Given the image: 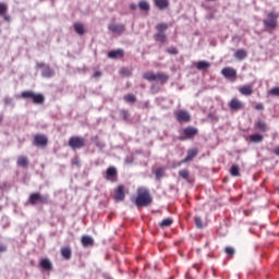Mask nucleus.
<instances>
[{"label": "nucleus", "mask_w": 279, "mask_h": 279, "mask_svg": "<svg viewBox=\"0 0 279 279\" xmlns=\"http://www.w3.org/2000/svg\"><path fill=\"white\" fill-rule=\"evenodd\" d=\"M151 204V195L149 194V190L146 187L137 189V197L135 198V205L138 208H145Z\"/></svg>", "instance_id": "nucleus-1"}, {"label": "nucleus", "mask_w": 279, "mask_h": 279, "mask_svg": "<svg viewBox=\"0 0 279 279\" xmlns=\"http://www.w3.org/2000/svg\"><path fill=\"white\" fill-rule=\"evenodd\" d=\"M143 80H147V82H160V84H167V82H169V75L162 72L157 74L154 72H146L143 74Z\"/></svg>", "instance_id": "nucleus-2"}, {"label": "nucleus", "mask_w": 279, "mask_h": 279, "mask_svg": "<svg viewBox=\"0 0 279 279\" xmlns=\"http://www.w3.org/2000/svg\"><path fill=\"white\" fill-rule=\"evenodd\" d=\"M22 99H32L34 104H45V96L43 94H35L32 90L21 93Z\"/></svg>", "instance_id": "nucleus-3"}, {"label": "nucleus", "mask_w": 279, "mask_h": 279, "mask_svg": "<svg viewBox=\"0 0 279 279\" xmlns=\"http://www.w3.org/2000/svg\"><path fill=\"white\" fill-rule=\"evenodd\" d=\"M29 204L32 206H36V204H49V195H40V193H33L28 198Z\"/></svg>", "instance_id": "nucleus-4"}, {"label": "nucleus", "mask_w": 279, "mask_h": 279, "mask_svg": "<svg viewBox=\"0 0 279 279\" xmlns=\"http://www.w3.org/2000/svg\"><path fill=\"white\" fill-rule=\"evenodd\" d=\"M278 13L270 12L267 14V19L263 21L265 27H269L270 29H276L278 27Z\"/></svg>", "instance_id": "nucleus-5"}, {"label": "nucleus", "mask_w": 279, "mask_h": 279, "mask_svg": "<svg viewBox=\"0 0 279 279\" xmlns=\"http://www.w3.org/2000/svg\"><path fill=\"white\" fill-rule=\"evenodd\" d=\"M85 143H86V138L84 137L73 136L69 140V146L72 149H82Z\"/></svg>", "instance_id": "nucleus-6"}, {"label": "nucleus", "mask_w": 279, "mask_h": 279, "mask_svg": "<svg viewBox=\"0 0 279 279\" xmlns=\"http://www.w3.org/2000/svg\"><path fill=\"white\" fill-rule=\"evenodd\" d=\"M174 114L177 117L178 123H189V121H191V113H189L186 110L175 111Z\"/></svg>", "instance_id": "nucleus-7"}, {"label": "nucleus", "mask_w": 279, "mask_h": 279, "mask_svg": "<svg viewBox=\"0 0 279 279\" xmlns=\"http://www.w3.org/2000/svg\"><path fill=\"white\" fill-rule=\"evenodd\" d=\"M229 108L233 112H239V110H243V108H245V105L243 104V101L239 100L238 98H232L229 101Z\"/></svg>", "instance_id": "nucleus-8"}, {"label": "nucleus", "mask_w": 279, "mask_h": 279, "mask_svg": "<svg viewBox=\"0 0 279 279\" xmlns=\"http://www.w3.org/2000/svg\"><path fill=\"white\" fill-rule=\"evenodd\" d=\"M49 140L44 134H37L34 137V145L36 147H47Z\"/></svg>", "instance_id": "nucleus-9"}, {"label": "nucleus", "mask_w": 279, "mask_h": 279, "mask_svg": "<svg viewBox=\"0 0 279 279\" xmlns=\"http://www.w3.org/2000/svg\"><path fill=\"white\" fill-rule=\"evenodd\" d=\"M107 56L108 58H110V60H121V58L125 56V50L123 49L111 50L108 52Z\"/></svg>", "instance_id": "nucleus-10"}, {"label": "nucleus", "mask_w": 279, "mask_h": 279, "mask_svg": "<svg viewBox=\"0 0 279 279\" xmlns=\"http://www.w3.org/2000/svg\"><path fill=\"white\" fill-rule=\"evenodd\" d=\"M221 73L227 80H234V77H236V70L233 68H223Z\"/></svg>", "instance_id": "nucleus-11"}, {"label": "nucleus", "mask_w": 279, "mask_h": 279, "mask_svg": "<svg viewBox=\"0 0 279 279\" xmlns=\"http://www.w3.org/2000/svg\"><path fill=\"white\" fill-rule=\"evenodd\" d=\"M108 29L112 32V34H123L125 26L123 24H110Z\"/></svg>", "instance_id": "nucleus-12"}, {"label": "nucleus", "mask_w": 279, "mask_h": 279, "mask_svg": "<svg viewBox=\"0 0 279 279\" xmlns=\"http://www.w3.org/2000/svg\"><path fill=\"white\" fill-rule=\"evenodd\" d=\"M114 199L118 202H123L125 199V186L119 185L116 193H114Z\"/></svg>", "instance_id": "nucleus-13"}, {"label": "nucleus", "mask_w": 279, "mask_h": 279, "mask_svg": "<svg viewBox=\"0 0 279 279\" xmlns=\"http://www.w3.org/2000/svg\"><path fill=\"white\" fill-rule=\"evenodd\" d=\"M117 173H118L117 168L109 167L106 171L105 178L110 182H114V178H117Z\"/></svg>", "instance_id": "nucleus-14"}, {"label": "nucleus", "mask_w": 279, "mask_h": 279, "mask_svg": "<svg viewBox=\"0 0 279 279\" xmlns=\"http://www.w3.org/2000/svg\"><path fill=\"white\" fill-rule=\"evenodd\" d=\"M41 269H45V271H51L53 269V264L49 258H44L39 263Z\"/></svg>", "instance_id": "nucleus-15"}, {"label": "nucleus", "mask_w": 279, "mask_h": 279, "mask_svg": "<svg viewBox=\"0 0 279 279\" xmlns=\"http://www.w3.org/2000/svg\"><path fill=\"white\" fill-rule=\"evenodd\" d=\"M197 132H198L197 128H193V126H187L183 130V134L187 138H193V136H196Z\"/></svg>", "instance_id": "nucleus-16"}, {"label": "nucleus", "mask_w": 279, "mask_h": 279, "mask_svg": "<svg viewBox=\"0 0 279 279\" xmlns=\"http://www.w3.org/2000/svg\"><path fill=\"white\" fill-rule=\"evenodd\" d=\"M154 3L158 10H167L169 8V0H154Z\"/></svg>", "instance_id": "nucleus-17"}, {"label": "nucleus", "mask_w": 279, "mask_h": 279, "mask_svg": "<svg viewBox=\"0 0 279 279\" xmlns=\"http://www.w3.org/2000/svg\"><path fill=\"white\" fill-rule=\"evenodd\" d=\"M239 93H241V95H245L246 97H250V95L254 93V89H252V85H244L239 88Z\"/></svg>", "instance_id": "nucleus-18"}, {"label": "nucleus", "mask_w": 279, "mask_h": 279, "mask_svg": "<svg viewBox=\"0 0 279 279\" xmlns=\"http://www.w3.org/2000/svg\"><path fill=\"white\" fill-rule=\"evenodd\" d=\"M195 156H197V148L189 149L187 155L184 158L183 162H191V160H193V158H195Z\"/></svg>", "instance_id": "nucleus-19"}, {"label": "nucleus", "mask_w": 279, "mask_h": 279, "mask_svg": "<svg viewBox=\"0 0 279 279\" xmlns=\"http://www.w3.org/2000/svg\"><path fill=\"white\" fill-rule=\"evenodd\" d=\"M54 73H56V71H53V69L49 68V65H46L44 68V70L41 71L43 77H47V78L53 77Z\"/></svg>", "instance_id": "nucleus-20"}, {"label": "nucleus", "mask_w": 279, "mask_h": 279, "mask_svg": "<svg viewBox=\"0 0 279 279\" xmlns=\"http://www.w3.org/2000/svg\"><path fill=\"white\" fill-rule=\"evenodd\" d=\"M196 69H197V71H206V70L210 69V62H208V61H198L196 63Z\"/></svg>", "instance_id": "nucleus-21"}, {"label": "nucleus", "mask_w": 279, "mask_h": 279, "mask_svg": "<svg viewBox=\"0 0 279 279\" xmlns=\"http://www.w3.org/2000/svg\"><path fill=\"white\" fill-rule=\"evenodd\" d=\"M81 243H82L83 247H88V246L93 245V243H95V240H93L92 236L84 235L81 240Z\"/></svg>", "instance_id": "nucleus-22"}, {"label": "nucleus", "mask_w": 279, "mask_h": 279, "mask_svg": "<svg viewBox=\"0 0 279 279\" xmlns=\"http://www.w3.org/2000/svg\"><path fill=\"white\" fill-rule=\"evenodd\" d=\"M138 8L142 10V12H149L151 10V7L149 5V2L147 0H141L138 2Z\"/></svg>", "instance_id": "nucleus-23"}, {"label": "nucleus", "mask_w": 279, "mask_h": 279, "mask_svg": "<svg viewBox=\"0 0 279 279\" xmlns=\"http://www.w3.org/2000/svg\"><path fill=\"white\" fill-rule=\"evenodd\" d=\"M29 165V159L26 156H20L17 158V167H27Z\"/></svg>", "instance_id": "nucleus-24"}, {"label": "nucleus", "mask_w": 279, "mask_h": 279, "mask_svg": "<svg viewBox=\"0 0 279 279\" xmlns=\"http://www.w3.org/2000/svg\"><path fill=\"white\" fill-rule=\"evenodd\" d=\"M264 136L260 133L250 135L251 143H263Z\"/></svg>", "instance_id": "nucleus-25"}, {"label": "nucleus", "mask_w": 279, "mask_h": 279, "mask_svg": "<svg viewBox=\"0 0 279 279\" xmlns=\"http://www.w3.org/2000/svg\"><path fill=\"white\" fill-rule=\"evenodd\" d=\"M155 29H157V33L165 34L169 29V24L166 23H159L155 26Z\"/></svg>", "instance_id": "nucleus-26"}, {"label": "nucleus", "mask_w": 279, "mask_h": 279, "mask_svg": "<svg viewBox=\"0 0 279 279\" xmlns=\"http://www.w3.org/2000/svg\"><path fill=\"white\" fill-rule=\"evenodd\" d=\"M74 32H76V34H78V36H84V34H85L84 24L75 23L74 24Z\"/></svg>", "instance_id": "nucleus-27"}, {"label": "nucleus", "mask_w": 279, "mask_h": 279, "mask_svg": "<svg viewBox=\"0 0 279 279\" xmlns=\"http://www.w3.org/2000/svg\"><path fill=\"white\" fill-rule=\"evenodd\" d=\"M234 56L238 60H245V58H247V51L244 49H239L235 51Z\"/></svg>", "instance_id": "nucleus-28"}, {"label": "nucleus", "mask_w": 279, "mask_h": 279, "mask_svg": "<svg viewBox=\"0 0 279 279\" xmlns=\"http://www.w3.org/2000/svg\"><path fill=\"white\" fill-rule=\"evenodd\" d=\"M61 255L63 256V258H65V260H70L71 256H72V252L70 247H62L61 248Z\"/></svg>", "instance_id": "nucleus-29"}, {"label": "nucleus", "mask_w": 279, "mask_h": 279, "mask_svg": "<svg viewBox=\"0 0 279 279\" xmlns=\"http://www.w3.org/2000/svg\"><path fill=\"white\" fill-rule=\"evenodd\" d=\"M155 40L157 43H167V34H165V33H157L155 35Z\"/></svg>", "instance_id": "nucleus-30"}, {"label": "nucleus", "mask_w": 279, "mask_h": 279, "mask_svg": "<svg viewBox=\"0 0 279 279\" xmlns=\"http://www.w3.org/2000/svg\"><path fill=\"white\" fill-rule=\"evenodd\" d=\"M255 126L258 129L259 132H267V123L263 121H257Z\"/></svg>", "instance_id": "nucleus-31"}, {"label": "nucleus", "mask_w": 279, "mask_h": 279, "mask_svg": "<svg viewBox=\"0 0 279 279\" xmlns=\"http://www.w3.org/2000/svg\"><path fill=\"white\" fill-rule=\"evenodd\" d=\"M230 173L233 178H239V175H241L239 166L236 165L232 166L230 169Z\"/></svg>", "instance_id": "nucleus-32"}, {"label": "nucleus", "mask_w": 279, "mask_h": 279, "mask_svg": "<svg viewBox=\"0 0 279 279\" xmlns=\"http://www.w3.org/2000/svg\"><path fill=\"white\" fill-rule=\"evenodd\" d=\"M171 223H173V219L172 218H166V219L161 220L159 226H160V228H169V226H171Z\"/></svg>", "instance_id": "nucleus-33"}, {"label": "nucleus", "mask_w": 279, "mask_h": 279, "mask_svg": "<svg viewBox=\"0 0 279 279\" xmlns=\"http://www.w3.org/2000/svg\"><path fill=\"white\" fill-rule=\"evenodd\" d=\"M124 101H126V104H134L136 101V96L134 94H128L124 96Z\"/></svg>", "instance_id": "nucleus-34"}, {"label": "nucleus", "mask_w": 279, "mask_h": 279, "mask_svg": "<svg viewBox=\"0 0 279 279\" xmlns=\"http://www.w3.org/2000/svg\"><path fill=\"white\" fill-rule=\"evenodd\" d=\"M179 175H180V178H182L183 180H186L189 182V175H191V173L189 172V170L182 169L179 171Z\"/></svg>", "instance_id": "nucleus-35"}, {"label": "nucleus", "mask_w": 279, "mask_h": 279, "mask_svg": "<svg viewBox=\"0 0 279 279\" xmlns=\"http://www.w3.org/2000/svg\"><path fill=\"white\" fill-rule=\"evenodd\" d=\"M8 14V4L0 2V16H5Z\"/></svg>", "instance_id": "nucleus-36"}, {"label": "nucleus", "mask_w": 279, "mask_h": 279, "mask_svg": "<svg viewBox=\"0 0 279 279\" xmlns=\"http://www.w3.org/2000/svg\"><path fill=\"white\" fill-rule=\"evenodd\" d=\"M194 221H195L196 228L202 229V228L205 227L204 221H202V218H201L199 216H196V217L194 218Z\"/></svg>", "instance_id": "nucleus-37"}, {"label": "nucleus", "mask_w": 279, "mask_h": 279, "mask_svg": "<svg viewBox=\"0 0 279 279\" xmlns=\"http://www.w3.org/2000/svg\"><path fill=\"white\" fill-rule=\"evenodd\" d=\"M120 117L123 121H128L130 119V112L125 109L120 110Z\"/></svg>", "instance_id": "nucleus-38"}, {"label": "nucleus", "mask_w": 279, "mask_h": 279, "mask_svg": "<svg viewBox=\"0 0 279 279\" xmlns=\"http://www.w3.org/2000/svg\"><path fill=\"white\" fill-rule=\"evenodd\" d=\"M162 175H165V169L158 168V169L155 171L156 180H160V178H162Z\"/></svg>", "instance_id": "nucleus-39"}, {"label": "nucleus", "mask_w": 279, "mask_h": 279, "mask_svg": "<svg viewBox=\"0 0 279 279\" xmlns=\"http://www.w3.org/2000/svg\"><path fill=\"white\" fill-rule=\"evenodd\" d=\"M225 252H226V254H228V256H234V254H235L234 247H232V246H227L225 248Z\"/></svg>", "instance_id": "nucleus-40"}, {"label": "nucleus", "mask_w": 279, "mask_h": 279, "mask_svg": "<svg viewBox=\"0 0 279 279\" xmlns=\"http://www.w3.org/2000/svg\"><path fill=\"white\" fill-rule=\"evenodd\" d=\"M268 93L272 95V97H279V87H274Z\"/></svg>", "instance_id": "nucleus-41"}, {"label": "nucleus", "mask_w": 279, "mask_h": 279, "mask_svg": "<svg viewBox=\"0 0 279 279\" xmlns=\"http://www.w3.org/2000/svg\"><path fill=\"white\" fill-rule=\"evenodd\" d=\"M167 52L170 53V56H178V48L175 47L167 48Z\"/></svg>", "instance_id": "nucleus-42"}, {"label": "nucleus", "mask_w": 279, "mask_h": 279, "mask_svg": "<svg viewBox=\"0 0 279 279\" xmlns=\"http://www.w3.org/2000/svg\"><path fill=\"white\" fill-rule=\"evenodd\" d=\"M4 104H5V106H14V99H12L10 97H5Z\"/></svg>", "instance_id": "nucleus-43"}, {"label": "nucleus", "mask_w": 279, "mask_h": 279, "mask_svg": "<svg viewBox=\"0 0 279 279\" xmlns=\"http://www.w3.org/2000/svg\"><path fill=\"white\" fill-rule=\"evenodd\" d=\"M255 110H265V106L259 102L255 106Z\"/></svg>", "instance_id": "nucleus-44"}, {"label": "nucleus", "mask_w": 279, "mask_h": 279, "mask_svg": "<svg viewBox=\"0 0 279 279\" xmlns=\"http://www.w3.org/2000/svg\"><path fill=\"white\" fill-rule=\"evenodd\" d=\"M207 21H213L215 19V15L213 13H209L206 15Z\"/></svg>", "instance_id": "nucleus-45"}, {"label": "nucleus", "mask_w": 279, "mask_h": 279, "mask_svg": "<svg viewBox=\"0 0 279 279\" xmlns=\"http://www.w3.org/2000/svg\"><path fill=\"white\" fill-rule=\"evenodd\" d=\"M5 250H8V246H5V244L0 243V252H5Z\"/></svg>", "instance_id": "nucleus-46"}, {"label": "nucleus", "mask_w": 279, "mask_h": 279, "mask_svg": "<svg viewBox=\"0 0 279 279\" xmlns=\"http://www.w3.org/2000/svg\"><path fill=\"white\" fill-rule=\"evenodd\" d=\"M274 155L279 156V146H276L274 149Z\"/></svg>", "instance_id": "nucleus-47"}, {"label": "nucleus", "mask_w": 279, "mask_h": 279, "mask_svg": "<svg viewBox=\"0 0 279 279\" xmlns=\"http://www.w3.org/2000/svg\"><path fill=\"white\" fill-rule=\"evenodd\" d=\"M138 8V5H136V4H134V3H132L131 5H130V10H136Z\"/></svg>", "instance_id": "nucleus-48"}, {"label": "nucleus", "mask_w": 279, "mask_h": 279, "mask_svg": "<svg viewBox=\"0 0 279 279\" xmlns=\"http://www.w3.org/2000/svg\"><path fill=\"white\" fill-rule=\"evenodd\" d=\"M94 77H101V72H99V71L95 72Z\"/></svg>", "instance_id": "nucleus-49"}, {"label": "nucleus", "mask_w": 279, "mask_h": 279, "mask_svg": "<svg viewBox=\"0 0 279 279\" xmlns=\"http://www.w3.org/2000/svg\"><path fill=\"white\" fill-rule=\"evenodd\" d=\"M2 16H3L4 21H10L11 20L10 15L4 14Z\"/></svg>", "instance_id": "nucleus-50"}, {"label": "nucleus", "mask_w": 279, "mask_h": 279, "mask_svg": "<svg viewBox=\"0 0 279 279\" xmlns=\"http://www.w3.org/2000/svg\"><path fill=\"white\" fill-rule=\"evenodd\" d=\"M121 73H122V75H128V69H122Z\"/></svg>", "instance_id": "nucleus-51"}, {"label": "nucleus", "mask_w": 279, "mask_h": 279, "mask_svg": "<svg viewBox=\"0 0 279 279\" xmlns=\"http://www.w3.org/2000/svg\"><path fill=\"white\" fill-rule=\"evenodd\" d=\"M143 108H149V101H145Z\"/></svg>", "instance_id": "nucleus-52"}, {"label": "nucleus", "mask_w": 279, "mask_h": 279, "mask_svg": "<svg viewBox=\"0 0 279 279\" xmlns=\"http://www.w3.org/2000/svg\"><path fill=\"white\" fill-rule=\"evenodd\" d=\"M37 66H38L39 69H43V66H47V65H45V63H37Z\"/></svg>", "instance_id": "nucleus-53"}, {"label": "nucleus", "mask_w": 279, "mask_h": 279, "mask_svg": "<svg viewBox=\"0 0 279 279\" xmlns=\"http://www.w3.org/2000/svg\"><path fill=\"white\" fill-rule=\"evenodd\" d=\"M3 121V116L0 114V123Z\"/></svg>", "instance_id": "nucleus-54"}, {"label": "nucleus", "mask_w": 279, "mask_h": 279, "mask_svg": "<svg viewBox=\"0 0 279 279\" xmlns=\"http://www.w3.org/2000/svg\"><path fill=\"white\" fill-rule=\"evenodd\" d=\"M126 162H130V159H126Z\"/></svg>", "instance_id": "nucleus-55"}, {"label": "nucleus", "mask_w": 279, "mask_h": 279, "mask_svg": "<svg viewBox=\"0 0 279 279\" xmlns=\"http://www.w3.org/2000/svg\"><path fill=\"white\" fill-rule=\"evenodd\" d=\"M109 279H113L112 277H109Z\"/></svg>", "instance_id": "nucleus-56"}]
</instances>
